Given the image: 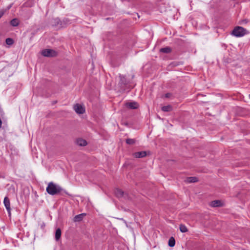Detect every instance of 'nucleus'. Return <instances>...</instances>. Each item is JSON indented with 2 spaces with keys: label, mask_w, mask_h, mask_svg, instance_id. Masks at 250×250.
Returning <instances> with one entry per match:
<instances>
[{
  "label": "nucleus",
  "mask_w": 250,
  "mask_h": 250,
  "mask_svg": "<svg viewBox=\"0 0 250 250\" xmlns=\"http://www.w3.org/2000/svg\"><path fill=\"white\" fill-rule=\"evenodd\" d=\"M120 81L119 85L120 87L119 91L120 92L128 93L130 89L132 88V85L127 81L125 77L123 75H120Z\"/></svg>",
  "instance_id": "obj_1"
},
{
  "label": "nucleus",
  "mask_w": 250,
  "mask_h": 250,
  "mask_svg": "<svg viewBox=\"0 0 250 250\" xmlns=\"http://www.w3.org/2000/svg\"><path fill=\"white\" fill-rule=\"evenodd\" d=\"M46 190V192L49 194L54 195L59 194L62 191V189L60 186L53 182H50L48 183Z\"/></svg>",
  "instance_id": "obj_2"
},
{
  "label": "nucleus",
  "mask_w": 250,
  "mask_h": 250,
  "mask_svg": "<svg viewBox=\"0 0 250 250\" xmlns=\"http://www.w3.org/2000/svg\"><path fill=\"white\" fill-rule=\"evenodd\" d=\"M246 34V30L240 26H237L234 28L231 35L236 37H241Z\"/></svg>",
  "instance_id": "obj_3"
},
{
  "label": "nucleus",
  "mask_w": 250,
  "mask_h": 250,
  "mask_svg": "<svg viewBox=\"0 0 250 250\" xmlns=\"http://www.w3.org/2000/svg\"><path fill=\"white\" fill-rule=\"evenodd\" d=\"M42 54L44 57H53L57 55V52L53 49H45L42 50Z\"/></svg>",
  "instance_id": "obj_4"
},
{
  "label": "nucleus",
  "mask_w": 250,
  "mask_h": 250,
  "mask_svg": "<svg viewBox=\"0 0 250 250\" xmlns=\"http://www.w3.org/2000/svg\"><path fill=\"white\" fill-rule=\"evenodd\" d=\"M73 109L77 114H83L85 112L84 106L79 104H75L73 106Z\"/></svg>",
  "instance_id": "obj_5"
},
{
  "label": "nucleus",
  "mask_w": 250,
  "mask_h": 250,
  "mask_svg": "<svg viewBox=\"0 0 250 250\" xmlns=\"http://www.w3.org/2000/svg\"><path fill=\"white\" fill-rule=\"evenodd\" d=\"M125 105L126 107L131 109H137L139 106L138 103L136 102H127Z\"/></svg>",
  "instance_id": "obj_6"
},
{
  "label": "nucleus",
  "mask_w": 250,
  "mask_h": 250,
  "mask_svg": "<svg viewBox=\"0 0 250 250\" xmlns=\"http://www.w3.org/2000/svg\"><path fill=\"white\" fill-rule=\"evenodd\" d=\"M3 204L10 216L11 215L10 202L7 197L4 198Z\"/></svg>",
  "instance_id": "obj_7"
},
{
  "label": "nucleus",
  "mask_w": 250,
  "mask_h": 250,
  "mask_svg": "<svg viewBox=\"0 0 250 250\" xmlns=\"http://www.w3.org/2000/svg\"><path fill=\"white\" fill-rule=\"evenodd\" d=\"M51 24L54 26H60L62 27H63V25L62 24V21L58 18L52 19L51 21Z\"/></svg>",
  "instance_id": "obj_8"
},
{
  "label": "nucleus",
  "mask_w": 250,
  "mask_h": 250,
  "mask_svg": "<svg viewBox=\"0 0 250 250\" xmlns=\"http://www.w3.org/2000/svg\"><path fill=\"white\" fill-rule=\"evenodd\" d=\"M133 156L135 158H143L146 156V152L143 151L135 152L133 154Z\"/></svg>",
  "instance_id": "obj_9"
},
{
  "label": "nucleus",
  "mask_w": 250,
  "mask_h": 250,
  "mask_svg": "<svg viewBox=\"0 0 250 250\" xmlns=\"http://www.w3.org/2000/svg\"><path fill=\"white\" fill-rule=\"evenodd\" d=\"M223 205V204L220 200H214L210 203V206L212 207H221Z\"/></svg>",
  "instance_id": "obj_10"
},
{
  "label": "nucleus",
  "mask_w": 250,
  "mask_h": 250,
  "mask_svg": "<svg viewBox=\"0 0 250 250\" xmlns=\"http://www.w3.org/2000/svg\"><path fill=\"white\" fill-rule=\"evenodd\" d=\"M85 216V213H82L80 214L77 215L74 218V222H80L83 220V217Z\"/></svg>",
  "instance_id": "obj_11"
},
{
  "label": "nucleus",
  "mask_w": 250,
  "mask_h": 250,
  "mask_svg": "<svg viewBox=\"0 0 250 250\" xmlns=\"http://www.w3.org/2000/svg\"><path fill=\"white\" fill-rule=\"evenodd\" d=\"M161 109L164 112H170L172 110L173 108L171 105H167L166 106H162Z\"/></svg>",
  "instance_id": "obj_12"
},
{
  "label": "nucleus",
  "mask_w": 250,
  "mask_h": 250,
  "mask_svg": "<svg viewBox=\"0 0 250 250\" xmlns=\"http://www.w3.org/2000/svg\"><path fill=\"white\" fill-rule=\"evenodd\" d=\"M198 181L197 178L195 177H190L186 179V182L188 183H195Z\"/></svg>",
  "instance_id": "obj_13"
},
{
  "label": "nucleus",
  "mask_w": 250,
  "mask_h": 250,
  "mask_svg": "<svg viewBox=\"0 0 250 250\" xmlns=\"http://www.w3.org/2000/svg\"><path fill=\"white\" fill-rule=\"evenodd\" d=\"M77 143L80 146H85L87 145L86 141L83 139H78Z\"/></svg>",
  "instance_id": "obj_14"
},
{
  "label": "nucleus",
  "mask_w": 250,
  "mask_h": 250,
  "mask_svg": "<svg viewBox=\"0 0 250 250\" xmlns=\"http://www.w3.org/2000/svg\"><path fill=\"white\" fill-rule=\"evenodd\" d=\"M10 24L14 27L18 26L19 24V21L18 19L16 18L12 19L10 21Z\"/></svg>",
  "instance_id": "obj_15"
},
{
  "label": "nucleus",
  "mask_w": 250,
  "mask_h": 250,
  "mask_svg": "<svg viewBox=\"0 0 250 250\" xmlns=\"http://www.w3.org/2000/svg\"><path fill=\"white\" fill-rule=\"evenodd\" d=\"M171 49L169 47H166L160 49V51L164 53H169L171 52Z\"/></svg>",
  "instance_id": "obj_16"
},
{
  "label": "nucleus",
  "mask_w": 250,
  "mask_h": 250,
  "mask_svg": "<svg viewBox=\"0 0 250 250\" xmlns=\"http://www.w3.org/2000/svg\"><path fill=\"white\" fill-rule=\"evenodd\" d=\"M61 230L58 228L56 229L55 233V239L56 240H59L61 236Z\"/></svg>",
  "instance_id": "obj_17"
},
{
  "label": "nucleus",
  "mask_w": 250,
  "mask_h": 250,
  "mask_svg": "<svg viewBox=\"0 0 250 250\" xmlns=\"http://www.w3.org/2000/svg\"><path fill=\"white\" fill-rule=\"evenodd\" d=\"M180 230L181 232L185 233L188 231L187 227L183 224H181L179 227Z\"/></svg>",
  "instance_id": "obj_18"
},
{
  "label": "nucleus",
  "mask_w": 250,
  "mask_h": 250,
  "mask_svg": "<svg viewBox=\"0 0 250 250\" xmlns=\"http://www.w3.org/2000/svg\"><path fill=\"white\" fill-rule=\"evenodd\" d=\"M175 244V241L174 238L173 237H171L169 238L168 240V245L170 247H173L174 246Z\"/></svg>",
  "instance_id": "obj_19"
},
{
  "label": "nucleus",
  "mask_w": 250,
  "mask_h": 250,
  "mask_svg": "<svg viewBox=\"0 0 250 250\" xmlns=\"http://www.w3.org/2000/svg\"><path fill=\"white\" fill-rule=\"evenodd\" d=\"M115 193L118 197H122L124 194L123 191L120 189H117L115 191Z\"/></svg>",
  "instance_id": "obj_20"
},
{
  "label": "nucleus",
  "mask_w": 250,
  "mask_h": 250,
  "mask_svg": "<svg viewBox=\"0 0 250 250\" xmlns=\"http://www.w3.org/2000/svg\"><path fill=\"white\" fill-rule=\"evenodd\" d=\"M5 42L7 45H11L13 44V40L11 38H7L5 40Z\"/></svg>",
  "instance_id": "obj_21"
},
{
  "label": "nucleus",
  "mask_w": 250,
  "mask_h": 250,
  "mask_svg": "<svg viewBox=\"0 0 250 250\" xmlns=\"http://www.w3.org/2000/svg\"><path fill=\"white\" fill-rule=\"evenodd\" d=\"M126 143L128 145H133L135 143V140L133 139H127Z\"/></svg>",
  "instance_id": "obj_22"
},
{
  "label": "nucleus",
  "mask_w": 250,
  "mask_h": 250,
  "mask_svg": "<svg viewBox=\"0 0 250 250\" xmlns=\"http://www.w3.org/2000/svg\"><path fill=\"white\" fill-rule=\"evenodd\" d=\"M62 22L64 27L67 24H69L70 23V21L68 19H64Z\"/></svg>",
  "instance_id": "obj_23"
},
{
  "label": "nucleus",
  "mask_w": 250,
  "mask_h": 250,
  "mask_svg": "<svg viewBox=\"0 0 250 250\" xmlns=\"http://www.w3.org/2000/svg\"><path fill=\"white\" fill-rule=\"evenodd\" d=\"M171 95L167 94V95H165V98H167V99H171L172 98H171Z\"/></svg>",
  "instance_id": "obj_24"
},
{
  "label": "nucleus",
  "mask_w": 250,
  "mask_h": 250,
  "mask_svg": "<svg viewBox=\"0 0 250 250\" xmlns=\"http://www.w3.org/2000/svg\"><path fill=\"white\" fill-rule=\"evenodd\" d=\"M4 12L3 11H0V19L4 15Z\"/></svg>",
  "instance_id": "obj_25"
},
{
  "label": "nucleus",
  "mask_w": 250,
  "mask_h": 250,
  "mask_svg": "<svg viewBox=\"0 0 250 250\" xmlns=\"http://www.w3.org/2000/svg\"><path fill=\"white\" fill-rule=\"evenodd\" d=\"M249 98L250 99V95H249Z\"/></svg>",
  "instance_id": "obj_26"
}]
</instances>
